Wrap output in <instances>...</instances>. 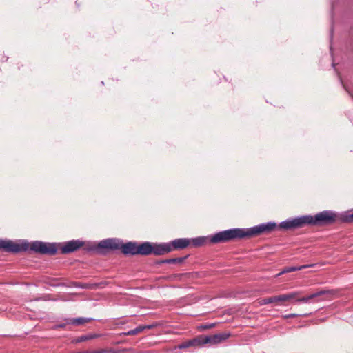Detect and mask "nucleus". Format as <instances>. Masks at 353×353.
I'll return each mask as SVG.
<instances>
[{"label":"nucleus","instance_id":"nucleus-13","mask_svg":"<svg viewBox=\"0 0 353 353\" xmlns=\"http://www.w3.org/2000/svg\"><path fill=\"white\" fill-rule=\"evenodd\" d=\"M313 265H301V266H293V267H286L283 269V270L279 273L276 276H279L283 274L292 272L297 270H301L303 269L312 267Z\"/></svg>","mask_w":353,"mask_h":353},{"label":"nucleus","instance_id":"nucleus-11","mask_svg":"<svg viewBox=\"0 0 353 353\" xmlns=\"http://www.w3.org/2000/svg\"><path fill=\"white\" fill-rule=\"evenodd\" d=\"M190 241L188 239H177L169 243L171 251L178 249H183L190 244Z\"/></svg>","mask_w":353,"mask_h":353},{"label":"nucleus","instance_id":"nucleus-12","mask_svg":"<svg viewBox=\"0 0 353 353\" xmlns=\"http://www.w3.org/2000/svg\"><path fill=\"white\" fill-rule=\"evenodd\" d=\"M201 339H200V337H198V338H195L192 340H190V341H185L181 344H179L178 345V348L179 349H184V348H188V347H192V346H199V345H201Z\"/></svg>","mask_w":353,"mask_h":353},{"label":"nucleus","instance_id":"nucleus-17","mask_svg":"<svg viewBox=\"0 0 353 353\" xmlns=\"http://www.w3.org/2000/svg\"><path fill=\"white\" fill-rule=\"evenodd\" d=\"M153 327H154V325H146V326H139V327H136L135 329H134V335L143 332L145 329H150Z\"/></svg>","mask_w":353,"mask_h":353},{"label":"nucleus","instance_id":"nucleus-14","mask_svg":"<svg viewBox=\"0 0 353 353\" xmlns=\"http://www.w3.org/2000/svg\"><path fill=\"white\" fill-rule=\"evenodd\" d=\"M91 320H92V319L84 318V317L69 319H67V323L71 324V325H83V324L90 322Z\"/></svg>","mask_w":353,"mask_h":353},{"label":"nucleus","instance_id":"nucleus-21","mask_svg":"<svg viewBox=\"0 0 353 353\" xmlns=\"http://www.w3.org/2000/svg\"><path fill=\"white\" fill-rule=\"evenodd\" d=\"M348 221H353V213L347 219Z\"/></svg>","mask_w":353,"mask_h":353},{"label":"nucleus","instance_id":"nucleus-9","mask_svg":"<svg viewBox=\"0 0 353 353\" xmlns=\"http://www.w3.org/2000/svg\"><path fill=\"white\" fill-rule=\"evenodd\" d=\"M83 245V243L79 240H72L66 242L61 245V252L68 254L76 251Z\"/></svg>","mask_w":353,"mask_h":353},{"label":"nucleus","instance_id":"nucleus-20","mask_svg":"<svg viewBox=\"0 0 353 353\" xmlns=\"http://www.w3.org/2000/svg\"><path fill=\"white\" fill-rule=\"evenodd\" d=\"M67 324L68 323H61V324L56 325L54 326V327L55 328H64Z\"/></svg>","mask_w":353,"mask_h":353},{"label":"nucleus","instance_id":"nucleus-1","mask_svg":"<svg viewBox=\"0 0 353 353\" xmlns=\"http://www.w3.org/2000/svg\"><path fill=\"white\" fill-rule=\"evenodd\" d=\"M276 227L275 223L269 222L254 226L249 230L234 228L218 232L210 238V242L217 243L226 242L234 239H241L245 236H252L262 233L270 232Z\"/></svg>","mask_w":353,"mask_h":353},{"label":"nucleus","instance_id":"nucleus-7","mask_svg":"<svg viewBox=\"0 0 353 353\" xmlns=\"http://www.w3.org/2000/svg\"><path fill=\"white\" fill-rule=\"evenodd\" d=\"M230 336L228 333L217 334L212 336H200L201 345L210 343L215 345L221 343Z\"/></svg>","mask_w":353,"mask_h":353},{"label":"nucleus","instance_id":"nucleus-19","mask_svg":"<svg viewBox=\"0 0 353 353\" xmlns=\"http://www.w3.org/2000/svg\"><path fill=\"white\" fill-rule=\"evenodd\" d=\"M183 261L182 258H174L165 260L164 262L167 263H181Z\"/></svg>","mask_w":353,"mask_h":353},{"label":"nucleus","instance_id":"nucleus-3","mask_svg":"<svg viewBox=\"0 0 353 353\" xmlns=\"http://www.w3.org/2000/svg\"><path fill=\"white\" fill-rule=\"evenodd\" d=\"M97 250L101 253L121 250L125 254H130L132 253V242L124 244L118 239H107L98 243Z\"/></svg>","mask_w":353,"mask_h":353},{"label":"nucleus","instance_id":"nucleus-6","mask_svg":"<svg viewBox=\"0 0 353 353\" xmlns=\"http://www.w3.org/2000/svg\"><path fill=\"white\" fill-rule=\"evenodd\" d=\"M311 219L312 218L309 216H303L283 221L280 223L279 226L281 228L285 230L301 228L307 224V221H310Z\"/></svg>","mask_w":353,"mask_h":353},{"label":"nucleus","instance_id":"nucleus-5","mask_svg":"<svg viewBox=\"0 0 353 353\" xmlns=\"http://www.w3.org/2000/svg\"><path fill=\"white\" fill-rule=\"evenodd\" d=\"M307 216L312 218L310 221H307V224L311 225L331 223L334 221L335 219V215L330 211L321 212L316 214L314 216L310 215H307Z\"/></svg>","mask_w":353,"mask_h":353},{"label":"nucleus","instance_id":"nucleus-15","mask_svg":"<svg viewBox=\"0 0 353 353\" xmlns=\"http://www.w3.org/2000/svg\"><path fill=\"white\" fill-rule=\"evenodd\" d=\"M329 292H330L329 291L321 290V291H319V292H317L316 293L312 294L310 296L298 299L296 301H299V302L307 303L310 299H312L313 298H315V297H317V296H321V295H323V294H328Z\"/></svg>","mask_w":353,"mask_h":353},{"label":"nucleus","instance_id":"nucleus-22","mask_svg":"<svg viewBox=\"0 0 353 353\" xmlns=\"http://www.w3.org/2000/svg\"><path fill=\"white\" fill-rule=\"evenodd\" d=\"M132 333V331H131V330L128 332V334H131Z\"/></svg>","mask_w":353,"mask_h":353},{"label":"nucleus","instance_id":"nucleus-16","mask_svg":"<svg viewBox=\"0 0 353 353\" xmlns=\"http://www.w3.org/2000/svg\"><path fill=\"white\" fill-rule=\"evenodd\" d=\"M99 335L98 334H88V335H83V336H81L80 337H79L77 339V342H83V341H88V340H90V339H95L97 337H98Z\"/></svg>","mask_w":353,"mask_h":353},{"label":"nucleus","instance_id":"nucleus-18","mask_svg":"<svg viewBox=\"0 0 353 353\" xmlns=\"http://www.w3.org/2000/svg\"><path fill=\"white\" fill-rule=\"evenodd\" d=\"M192 241L194 246H200L204 243L205 239L203 237H198V238L193 239L192 240Z\"/></svg>","mask_w":353,"mask_h":353},{"label":"nucleus","instance_id":"nucleus-4","mask_svg":"<svg viewBox=\"0 0 353 353\" xmlns=\"http://www.w3.org/2000/svg\"><path fill=\"white\" fill-rule=\"evenodd\" d=\"M298 292H292L289 294H281L272 297H268L259 300V303L260 305H266L268 303H275L277 305H281L285 301H290L298 296Z\"/></svg>","mask_w":353,"mask_h":353},{"label":"nucleus","instance_id":"nucleus-10","mask_svg":"<svg viewBox=\"0 0 353 353\" xmlns=\"http://www.w3.org/2000/svg\"><path fill=\"white\" fill-rule=\"evenodd\" d=\"M171 252L169 243L152 244V253L155 255H163Z\"/></svg>","mask_w":353,"mask_h":353},{"label":"nucleus","instance_id":"nucleus-8","mask_svg":"<svg viewBox=\"0 0 353 353\" xmlns=\"http://www.w3.org/2000/svg\"><path fill=\"white\" fill-rule=\"evenodd\" d=\"M152 253V244L145 242L141 244L134 243V255H148Z\"/></svg>","mask_w":353,"mask_h":353},{"label":"nucleus","instance_id":"nucleus-2","mask_svg":"<svg viewBox=\"0 0 353 353\" xmlns=\"http://www.w3.org/2000/svg\"><path fill=\"white\" fill-rule=\"evenodd\" d=\"M44 254L53 255L57 251L55 243H44L41 241H34L30 245L27 242L21 243H14L12 241L0 240V249L12 252H19L26 251L29 249Z\"/></svg>","mask_w":353,"mask_h":353}]
</instances>
